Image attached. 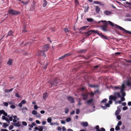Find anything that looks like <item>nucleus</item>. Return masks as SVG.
<instances>
[{
  "label": "nucleus",
  "instance_id": "1",
  "mask_svg": "<svg viewBox=\"0 0 131 131\" xmlns=\"http://www.w3.org/2000/svg\"><path fill=\"white\" fill-rule=\"evenodd\" d=\"M3 114L4 116H2V119L4 120H5L8 123H10V121H13V122L14 123H13V125L16 127H19L20 126V124L19 121L17 122V121H18L19 119V118H17V116L16 115L13 116L12 115L10 116L9 115H7V113L5 112Z\"/></svg>",
  "mask_w": 131,
  "mask_h": 131
},
{
  "label": "nucleus",
  "instance_id": "2",
  "mask_svg": "<svg viewBox=\"0 0 131 131\" xmlns=\"http://www.w3.org/2000/svg\"><path fill=\"white\" fill-rule=\"evenodd\" d=\"M92 33H94V34L96 33L98 35L100 36L101 38H104L105 39H107V37L103 35L102 34L101 32H100L96 30H90L87 32H85L84 33L86 34L85 35L86 36H89Z\"/></svg>",
  "mask_w": 131,
  "mask_h": 131
},
{
  "label": "nucleus",
  "instance_id": "3",
  "mask_svg": "<svg viewBox=\"0 0 131 131\" xmlns=\"http://www.w3.org/2000/svg\"><path fill=\"white\" fill-rule=\"evenodd\" d=\"M107 22L111 26L113 27L115 26L118 29L124 31L127 34H128L131 35V32L126 30L123 27L117 24H114L110 21H107Z\"/></svg>",
  "mask_w": 131,
  "mask_h": 131
},
{
  "label": "nucleus",
  "instance_id": "4",
  "mask_svg": "<svg viewBox=\"0 0 131 131\" xmlns=\"http://www.w3.org/2000/svg\"><path fill=\"white\" fill-rule=\"evenodd\" d=\"M125 88V85L123 83L122 84V87L121 89L120 93L122 94V97L121 96V100L122 101H123L125 100V99L124 97L126 95V94L125 92H123Z\"/></svg>",
  "mask_w": 131,
  "mask_h": 131
},
{
  "label": "nucleus",
  "instance_id": "5",
  "mask_svg": "<svg viewBox=\"0 0 131 131\" xmlns=\"http://www.w3.org/2000/svg\"><path fill=\"white\" fill-rule=\"evenodd\" d=\"M7 12L8 14H11L14 15L19 14L20 13V11L16 10L13 9L9 10Z\"/></svg>",
  "mask_w": 131,
  "mask_h": 131
},
{
  "label": "nucleus",
  "instance_id": "6",
  "mask_svg": "<svg viewBox=\"0 0 131 131\" xmlns=\"http://www.w3.org/2000/svg\"><path fill=\"white\" fill-rule=\"evenodd\" d=\"M94 100L92 99H91L88 100L84 102L85 104H87L88 105H92L93 106L94 105Z\"/></svg>",
  "mask_w": 131,
  "mask_h": 131
},
{
  "label": "nucleus",
  "instance_id": "7",
  "mask_svg": "<svg viewBox=\"0 0 131 131\" xmlns=\"http://www.w3.org/2000/svg\"><path fill=\"white\" fill-rule=\"evenodd\" d=\"M107 24H105V25H102L101 27V28L102 30L104 32L105 31H108V30L107 28Z\"/></svg>",
  "mask_w": 131,
  "mask_h": 131
},
{
  "label": "nucleus",
  "instance_id": "8",
  "mask_svg": "<svg viewBox=\"0 0 131 131\" xmlns=\"http://www.w3.org/2000/svg\"><path fill=\"white\" fill-rule=\"evenodd\" d=\"M88 93H83L81 95V96L82 97V99L83 100H86L88 99Z\"/></svg>",
  "mask_w": 131,
  "mask_h": 131
},
{
  "label": "nucleus",
  "instance_id": "9",
  "mask_svg": "<svg viewBox=\"0 0 131 131\" xmlns=\"http://www.w3.org/2000/svg\"><path fill=\"white\" fill-rule=\"evenodd\" d=\"M26 103V101L25 100H23L18 104V106L21 108L23 106V104H25Z\"/></svg>",
  "mask_w": 131,
  "mask_h": 131
},
{
  "label": "nucleus",
  "instance_id": "10",
  "mask_svg": "<svg viewBox=\"0 0 131 131\" xmlns=\"http://www.w3.org/2000/svg\"><path fill=\"white\" fill-rule=\"evenodd\" d=\"M104 106L102 105L101 106V107L104 110L106 109L107 107H109L110 106V104L108 103H106L104 104Z\"/></svg>",
  "mask_w": 131,
  "mask_h": 131
},
{
  "label": "nucleus",
  "instance_id": "11",
  "mask_svg": "<svg viewBox=\"0 0 131 131\" xmlns=\"http://www.w3.org/2000/svg\"><path fill=\"white\" fill-rule=\"evenodd\" d=\"M57 80V79H56V80L54 81H50V83L52 85L56 86L57 85V83L59 82Z\"/></svg>",
  "mask_w": 131,
  "mask_h": 131
},
{
  "label": "nucleus",
  "instance_id": "12",
  "mask_svg": "<svg viewBox=\"0 0 131 131\" xmlns=\"http://www.w3.org/2000/svg\"><path fill=\"white\" fill-rule=\"evenodd\" d=\"M34 129L36 130H38L39 131H43L42 126H39L38 127H36L34 128Z\"/></svg>",
  "mask_w": 131,
  "mask_h": 131
},
{
  "label": "nucleus",
  "instance_id": "13",
  "mask_svg": "<svg viewBox=\"0 0 131 131\" xmlns=\"http://www.w3.org/2000/svg\"><path fill=\"white\" fill-rule=\"evenodd\" d=\"M104 14L106 16H110L112 14V12L108 10H106L104 12Z\"/></svg>",
  "mask_w": 131,
  "mask_h": 131
},
{
  "label": "nucleus",
  "instance_id": "14",
  "mask_svg": "<svg viewBox=\"0 0 131 131\" xmlns=\"http://www.w3.org/2000/svg\"><path fill=\"white\" fill-rule=\"evenodd\" d=\"M119 106H118L117 107V110L115 112V115H118L120 113L121 110L119 108Z\"/></svg>",
  "mask_w": 131,
  "mask_h": 131
},
{
  "label": "nucleus",
  "instance_id": "15",
  "mask_svg": "<svg viewBox=\"0 0 131 131\" xmlns=\"http://www.w3.org/2000/svg\"><path fill=\"white\" fill-rule=\"evenodd\" d=\"M117 99V97L115 96H113L111 95L109 97V100H115Z\"/></svg>",
  "mask_w": 131,
  "mask_h": 131
},
{
  "label": "nucleus",
  "instance_id": "16",
  "mask_svg": "<svg viewBox=\"0 0 131 131\" xmlns=\"http://www.w3.org/2000/svg\"><path fill=\"white\" fill-rule=\"evenodd\" d=\"M68 100L71 103H73L74 102V100L73 98L71 96H70L68 97Z\"/></svg>",
  "mask_w": 131,
  "mask_h": 131
},
{
  "label": "nucleus",
  "instance_id": "17",
  "mask_svg": "<svg viewBox=\"0 0 131 131\" xmlns=\"http://www.w3.org/2000/svg\"><path fill=\"white\" fill-rule=\"evenodd\" d=\"M49 49V47L48 45H46L43 47V50L42 51H47Z\"/></svg>",
  "mask_w": 131,
  "mask_h": 131
},
{
  "label": "nucleus",
  "instance_id": "18",
  "mask_svg": "<svg viewBox=\"0 0 131 131\" xmlns=\"http://www.w3.org/2000/svg\"><path fill=\"white\" fill-rule=\"evenodd\" d=\"M81 125L83 127H86L88 126V124L87 122H83L81 123Z\"/></svg>",
  "mask_w": 131,
  "mask_h": 131
},
{
  "label": "nucleus",
  "instance_id": "19",
  "mask_svg": "<svg viewBox=\"0 0 131 131\" xmlns=\"http://www.w3.org/2000/svg\"><path fill=\"white\" fill-rule=\"evenodd\" d=\"M95 11L96 13L98 14L100 12V8L98 6H95Z\"/></svg>",
  "mask_w": 131,
  "mask_h": 131
},
{
  "label": "nucleus",
  "instance_id": "20",
  "mask_svg": "<svg viewBox=\"0 0 131 131\" xmlns=\"http://www.w3.org/2000/svg\"><path fill=\"white\" fill-rule=\"evenodd\" d=\"M44 52L45 51H42V50L40 51L39 52L40 53L39 54L37 55L39 56H40L41 54H42L43 56L46 57V54L44 53Z\"/></svg>",
  "mask_w": 131,
  "mask_h": 131
},
{
  "label": "nucleus",
  "instance_id": "21",
  "mask_svg": "<svg viewBox=\"0 0 131 131\" xmlns=\"http://www.w3.org/2000/svg\"><path fill=\"white\" fill-rule=\"evenodd\" d=\"M122 87V86H114L113 87V88L115 90H118L120 89V91Z\"/></svg>",
  "mask_w": 131,
  "mask_h": 131
},
{
  "label": "nucleus",
  "instance_id": "22",
  "mask_svg": "<svg viewBox=\"0 0 131 131\" xmlns=\"http://www.w3.org/2000/svg\"><path fill=\"white\" fill-rule=\"evenodd\" d=\"M86 51V49H82L77 51V52L78 53H84Z\"/></svg>",
  "mask_w": 131,
  "mask_h": 131
},
{
  "label": "nucleus",
  "instance_id": "23",
  "mask_svg": "<svg viewBox=\"0 0 131 131\" xmlns=\"http://www.w3.org/2000/svg\"><path fill=\"white\" fill-rule=\"evenodd\" d=\"M89 26H83V27H81L80 28V29L85 30L86 29H87L88 27Z\"/></svg>",
  "mask_w": 131,
  "mask_h": 131
},
{
  "label": "nucleus",
  "instance_id": "24",
  "mask_svg": "<svg viewBox=\"0 0 131 131\" xmlns=\"http://www.w3.org/2000/svg\"><path fill=\"white\" fill-rule=\"evenodd\" d=\"M13 90V88H12L10 89H5V90L4 91L5 92L7 93L8 92H12Z\"/></svg>",
  "mask_w": 131,
  "mask_h": 131
},
{
  "label": "nucleus",
  "instance_id": "25",
  "mask_svg": "<svg viewBox=\"0 0 131 131\" xmlns=\"http://www.w3.org/2000/svg\"><path fill=\"white\" fill-rule=\"evenodd\" d=\"M48 96L47 94L46 93H44L43 95V98L44 99H46L47 97Z\"/></svg>",
  "mask_w": 131,
  "mask_h": 131
},
{
  "label": "nucleus",
  "instance_id": "26",
  "mask_svg": "<svg viewBox=\"0 0 131 131\" xmlns=\"http://www.w3.org/2000/svg\"><path fill=\"white\" fill-rule=\"evenodd\" d=\"M8 126L9 125L8 124L6 123H3V127L4 128H5L6 127H8Z\"/></svg>",
  "mask_w": 131,
  "mask_h": 131
},
{
  "label": "nucleus",
  "instance_id": "27",
  "mask_svg": "<svg viewBox=\"0 0 131 131\" xmlns=\"http://www.w3.org/2000/svg\"><path fill=\"white\" fill-rule=\"evenodd\" d=\"M13 32H12V30H10L9 31L8 33V36H11L13 35Z\"/></svg>",
  "mask_w": 131,
  "mask_h": 131
},
{
  "label": "nucleus",
  "instance_id": "28",
  "mask_svg": "<svg viewBox=\"0 0 131 131\" xmlns=\"http://www.w3.org/2000/svg\"><path fill=\"white\" fill-rule=\"evenodd\" d=\"M21 108V110H22V112H24V110H28V109L26 107H23V108L21 107V108Z\"/></svg>",
  "mask_w": 131,
  "mask_h": 131
},
{
  "label": "nucleus",
  "instance_id": "29",
  "mask_svg": "<svg viewBox=\"0 0 131 131\" xmlns=\"http://www.w3.org/2000/svg\"><path fill=\"white\" fill-rule=\"evenodd\" d=\"M114 94L115 95V96L118 97H121V96L120 94V93L119 92L118 93H114Z\"/></svg>",
  "mask_w": 131,
  "mask_h": 131
},
{
  "label": "nucleus",
  "instance_id": "30",
  "mask_svg": "<svg viewBox=\"0 0 131 131\" xmlns=\"http://www.w3.org/2000/svg\"><path fill=\"white\" fill-rule=\"evenodd\" d=\"M12 59H10L9 60L7 64L9 65H10L12 63Z\"/></svg>",
  "mask_w": 131,
  "mask_h": 131
},
{
  "label": "nucleus",
  "instance_id": "31",
  "mask_svg": "<svg viewBox=\"0 0 131 131\" xmlns=\"http://www.w3.org/2000/svg\"><path fill=\"white\" fill-rule=\"evenodd\" d=\"M44 3L42 5V6L43 7H45L47 4V1L45 0H43Z\"/></svg>",
  "mask_w": 131,
  "mask_h": 131
},
{
  "label": "nucleus",
  "instance_id": "32",
  "mask_svg": "<svg viewBox=\"0 0 131 131\" xmlns=\"http://www.w3.org/2000/svg\"><path fill=\"white\" fill-rule=\"evenodd\" d=\"M107 100V99H105L101 101V103H106V102Z\"/></svg>",
  "mask_w": 131,
  "mask_h": 131
},
{
  "label": "nucleus",
  "instance_id": "33",
  "mask_svg": "<svg viewBox=\"0 0 131 131\" xmlns=\"http://www.w3.org/2000/svg\"><path fill=\"white\" fill-rule=\"evenodd\" d=\"M52 121V118L51 117H48L47 119V122L48 123H51Z\"/></svg>",
  "mask_w": 131,
  "mask_h": 131
},
{
  "label": "nucleus",
  "instance_id": "34",
  "mask_svg": "<svg viewBox=\"0 0 131 131\" xmlns=\"http://www.w3.org/2000/svg\"><path fill=\"white\" fill-rule=\"evenodd\" d=\"M100 22H103L105 24H107V21H106V20H104V21L101 20V21H100L98 22L99 23H100Z\"/></svg>",
  "mask_w": 131,
  "mask_h": 131
},
{
  "label": "nucleus",
  "instance_id": "35",
  "mask_svg": "<svg viewBox=\"0 0 131 131\" xmlns=\"http://www.w3.org/2000/svg\"><path fill=\"white\" fill-rule=\"evenodd\" d=\"M71 120V118L70 117H68L66 118V121L67 122H69Z\"/></svg>",
  "mask_w": 131,
  "mask_h": 131
},
{
  "label": "nucleus",
  "instance_id": "36",
  "mask_svg": "<svg viewBox=\"0 0 131 131\" xmlns=\"http://www.w3.org/2000/svg\"><path fill=\"white\" fill-rule=\"evenodd\" d=\"M86 20L87 21L89 22H92L93 21V19L92 18H88Z\"/></svg>",
  "mask_w": 131,
  "mask_h": 131
},
{
  "label": "nucleus",
  "instance_id": "37",
  "mask_svg": "<svg viewBox=\"0 0 131 131\" xmlns=\"http://www.w3.org/2000/svg\"><path fill=\"white\" fill-rule=\"evenodd\" d=\"M37 112L35 110H33L32 112V114L35 115H36L37 114Z\"/></svg>",
  "mask_w": 131,
  "mask_h": 131
},
{
  "label": "nucleus",
  "instance_id": "38",
  "mask_svg": "<svg viewBox=\"0 0 131 131\" xmlns=\"http://www.w3.org/2000/svg\"><path fill=\"white\" fill-rule=\"evenodd\" d=\"M88 95H90L92 97H93L94 96V93L93 92L88 93Z\"/></svg>",
  "mask_w": 131,
  "mask_h": 131
},
{
  "label": "nucleus",
  "instance_id": "39",
  "mask_svg": "<svg viewBox=\"0 0 131 131\" xmlns=\"http://www.w3.org/2000/svg\"><path fill=\"white\" fill-rule=\"evenodd\" d=\"M64 112L66 113H67L69 111V110L68 108H66L64 109Z\"/></svg>",
  "mask_w": 131,
  "mask_h": 131
},
{
  "label": "nucleus",
  "instance_id": "40",
  "mask_svg": "<svg viewBox=\"0 0 131 131\" xmlns=\"http://www.w3.org/2000/svg\"><path fill=\"white\" fill-rule=\"evenodd\" d=\"M89 6H87L85 8V9H84V11L85 12H87L88 10H89Z\"/></svg>",
  "mask_w": 131,
  "mask_h": 131
},
{
  "label": "nucleus",
  "instance_id": "41",
  "mask_svg": "<svg viewBox=\"0 0 131 131\" xmlns=\"http://www.w3.org/2000/svg\"><path fill=\"white\" fill-rule=\"evenodd\" d=\"M71 53H68L66 54H64V55L65 57H66L70 56V55H71Z\"/></svg>",
  "mask_w": 131,
  "mask_h": 131
},
{
  "label": "nucleus",
  "instance_id": "42",
  "mask_svg": "<svg viewBox=\"0 0 131 131\" xmlns=\"http://www.w3.org/2000/svg\"><path fill=\"white\" fill-rule=\"evenodd\" d=\"M4 105L6 107H7L8 105V103L7 102H4L3 103Z\"/></svg>",
  "mask_w": 131,
  "mask_h": 131
},
{
  "label": "nucleus",
  "instance_id": "43",
  "mask_svg": "<svg viewBox=\"0 0 131 131\" xmlns=\"http://www.w3.org/2000/svg\"><path fill=\"white\" fill-rule=\"evenodd\" d=\"M15 96L17 98H20V96L19 94L18 93H16L15 94Z\"/></svg>",
  "mask_w": 131,
  "mask_h": 131
},
{
  "label": "nucleus",
  "instance_id": "44",
  "mask_svg": "<svg viewBox=\"0 0 131 131\" xmlns=\"http://www.w3.org/2000/svg\"><path fill=\"white\" fill-rule=\"evenodd\" d=\"M36 116V117L37 118H40L41 116L40 114L39 113H37Z\"/></svg>",
  "mask_w": 131,
  "mask_h": 131
},
{
  "label": "nucleus",
  "instance_id": "45",
  "mask_svg": "<svg viewBox=\"0 0 131 131\" xmlns=\"http://www.w3.org/2000/svg\"><path fill=\"white\" fill-rule=\"evenodd\" d=\"M116 115V116L118 120H119L121 119V116L120 115Z\"/></svg>",
  "mask_w": 131,
  "mask_h": 131
},
{
  "label": "nucleus",
  "instance_id": "46",
  "mask_svg": "<svg viewBox=\"0 0 131 131\" xmlns=\"http://www.w3.org/2000/svg\"><path fill=\"white\" fill-rule=\"evenodd\" d=\"M120 127H119V126H117L115 128V129L116 130H118L120 129Z\"/></svg>",
  "mask_w": 131,
  "mask_h": 131
},
{
  "label": "nucleus",
  "instance_id": "47",
  "mask_svg": "<svg viewBox=\"0 0 131 131\" xmlns=\"http://www.w3.org/2000/svg\"><path fill=\"white\" fill-rule=\"evenodd\" d=\"M10 107L12 109H14L15 108V106L14 105H11L10 106Z\"/></svg>",
  "mask_w": 131,
  "mask_h": 131
},
{
  "label": "nucleus",
  "instance_id": "48",
  "mask_svg": "<svg viewBox=\"0 0 131 131\" xmlns=\"http://www.w3.org/2000/svg\"><path fill=\"white\" fill-rule=\"evenodd\" d=\"M22 124L23 125L25 126H26L27 125V124L26 122H24V121H23L22 122Z\"/></svg>",
  "mask_w": 131,
  "mask_h": 131
},
{
  "label": "nucleus",
  "instance_id": "49",
  "mask_svg": "<svg viewBox=\"0 0 131 131\" xmlns=\"http://www.w3.org/2000/svg\"><path fill=\"white\" fill-rule=\"evenodd\" d=\"M80 112V110L79 109H77L76 110V114H78Z\"/></svg>",
  "mask_w": 131,
  "mask_h": 131
},
{
  "label": "nucleus",
  "instance_id": "50",
  "mask_svg": "<svg viewBox=\"0 0 131 131\" xmlns=\"http://www.w3.org/2000/svg\"><path fill=\"white\" fill-rule=\"evenodd\" d=\"M125 21H131V19L129 18H126L124 20Z\"/></svg>",
  "mask_w": 131,
  "mask_h": 131
},
{
  "label": "nucleus",
  "instance_id": "51",
  "mask_svg": "<svg viewBox=\"0 0 131 131\" xmlns=\"http://www.w3.org/2000/svg\"><path fill=\"white\" fill-rule=\"evenodd\" d=\"M122 124V122L121 121H119L118 122L117 125L118 126H120Z\"/></svg>",
  "mask_w": 131,
  "mask_h": 131
},
{
  "label": "nucleus",
  "instance_id": "52",
  "mask_svg": "<svg viewBox=\"0 0 131 131\" xmlns=\"http://www.w3.org/2000/svg\"><path fill=\"white\" fill-rule=\"evenodd\" d=\"M65 58V57L64 56V55H63L61 56V57H59V59H60V60L64 58Z\"/></svg>",
  "mask_w": 131,
  "mask_h": 131
},
{
  "label": "nucleus",
  "instance_id": "53",
  "mask_svg": "<svg viewBox=\"0 0 131 131\" xmlns=\"http://www.w3.org/2000/svg\"><path fill=\"white\" fill-rule=\"evenodd\" d=\"M13 125H11L10 126H9V130H11L13 128Z\"/></svg>",
  "mask_w": 131,
  "mask_h": 131
},
{
  "label": "nucleus",
  "instance_id": "54",
  "mask_svg": "<svg viewBox=\"0 0 131 131\" xmlns=\"http://www.w3.org/2000/svg\"><path fill=\"white\" fill-rule=\"evenodd\" d=\"M46 121H43L42 122V125H44L46 124Z\"/></svg>",
  "mask_w": 131,
  "mask_h": 131
},
{
  "label": "nucleus",
  "instance_id": "55",
  "mask_svg": "<svg viewBox=\"0 0 131 131\" xmlns=\"http://www.w3.org/2000/svg\"><path fill=\"white\" fill-rule=\"evenodd\" d=\"M5 111L3 110H0V114H3L4 113V112Z\"/></svg>",
  "mask_w": 131,
  "mask_h": 131
},
{
  "label": "nucleus",
  "instance_id": "56",
  "mask_svg": "<svg viewBox=\"0 0 131 131\" xmlns=\"http://www.w3.org/2000/svg\"><path fill=\"white\" fill-rule=\"evenodd\" d=\"M61 123L62 124H65V122L64 120H61Z\"/></svg>",
  "mask_w": 131,
  "mask_h": 131
},
{
  "label": "nucleus",
  "instance_id": "57",
  "mask_svg": "<svg viewBox=\"0 0 131 131\" xmlns=\"http://www.w3.org/2000/svg\"><path fill=\"white\" fill-rule=\"evenodd\" d=\"M128 107L127 106H124L123 108V109L124 110H126L127 109Z\"/></svg>",
  "mask_w": 131,
  "mask_h": 131
},
{
  "label": "nucleus",
  "instance_id": "58",
  "mask_svg": "<svg viewBox=\"0 0 131 131\" xmlns=\"http://www.w3.org/2000/svg\"><path fill=\"white\" fill-rule=\"evenodd\" d=\"M57 129L59 131H61V128L60 127H58L57 128Z\"/></svg>",
  "mask_w": 131,
  "mask_h": 131
},
{
  "label": "nucleus",
  "instance_id": "59",
  "mask_svg": "<svg viewBox=\"0 0 131 131\" xmlns=\"http://www.w3.org/2000/svg\"><path fill=\"white\" fill-rule=\"evenodd\" d=\"M81 102L80 100V99H79V100L78 101V104L79 105H81Z\"/></svg>",
  "mask_w": 131,
  "mask_h": 131
},
{
  "label": "nucleus",
  "instance_id": "60",
  "mask_svg": "<svg viewBox=\"0 0 131 131\" xmlns=\"http://www.w3.org/2000/svg\"><path fill=\"white\" fill-rule=\"evenodd\" d=\"M125 17H130L131 15L129 14H127L126 15Z\"/></svg>",
  "mask_w": 131,
  "mask_h": 131
},
{
  "label": "nucleus",
  "instance_id": "61",
  "mask_svg": "<svg viewBox=\"0 0 131 131\" xmlns=\"http://www.w3.org/2000/svg\"><path fill=\"white\" fill-rule=\"evenodd\" d=\"M34 108L35 110H37L38 108V106L36 105H35L34 106Z\"/></svg>",
  "mask_w": 131,
  "mask_h": 131
},
{
  "label": "nucleus",
  "instance_id": "62",
  "mask_svg": "<svg viewBox=\"0 0 131 131\" xmlns=\"http://www.w3.org/2000/svg\"><path fill=\"white\" fill-rule=\"evenodd\" d=\"M99 2L97 1H94L93 2V3L96 4H99Z\"/></svg>",
  "mask_w": 131,
  "mask_h": 131
},
{
  "label": "nucleus",
  "instance_id": "63",
  "mask_svg": "<svg viewBox=\"0 0 131 131\" xmlns=\"http://www.w3.org/2000/svg\"><path fill=\"white\" fill-rule=\"evenodd\" d=\"M62 131H66V129L65 128V127L64 126H63L62 127Z\"/></svg>",
  "mask_w": 131,
  "mask_h": 131
},
{
  "label": "nucleus",
  "instance_id": "64",
  "mask_svg": "<svg viewBox=\"0 0 131 131\" xmlns=\"http://www.w3.org/2000/svg\"><path fill=\"white\" fill-rule=\"evenodd\" d=\"M95 129L96 130H98V129H99V126L98 125H97L95 126Z\"/></svg>",
  "mask_w": 131,
  "mask_h": 131
}]
</instances>
